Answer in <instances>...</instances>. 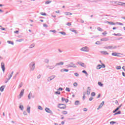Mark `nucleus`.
<instances>
[{"label": "nucleus", "mask_w": 125, "mask_h": 125, "mask_svg": "<svg viewBox=\"0 0 125 125\" xmlns=\"http://www.w3.org/2000/svg\"><path fill=\"white\" fill-rule=\"evenodd\" d=\"M29 66L30 69V72H33V71H34L36 68V63H35L34 62H32L29 64Z\"/></svg>", "instance_id": "1"}, {"label": "nucleus", "mask_w": 125, "mask_h": 125, "mask_svg": "<svg viewBox=\"0 0 125 125\" xmlns=\"http://www.w3.org/2000/svg\"><path fill=\"white\" fill-rule=\"evenodd\" d=\"M119 46H113V45H110V46H106L104 47V48H105V49H116V48H118Z\"/></svg>", "instance_id": "2"}, {"label": "nucleus", "mask_w": 125, "mask_h": 125, "mask_svg": "<svg viewBox=\"0 0 125 125\" xmlns=\"http://www.w3.org/2000/svg\"><path fill=\"white\" fill-rule=\"evenodd\" d=\"M66 66L67 68H77V65L73 62H70V64L67 65Z\"/></svg>", "instance_id": "3"}, {"label": "nucleus", "mask_w": 125, "mask_h": 125, "mask_svg": "<svg viewBox=\"0 0 125 125\" xmlns=\"http://www.w3.org/2000/svg\"><path fill=\"white\" fill-rule=\"evenodd\" d=\"M81 51H84V52H88L89 51V48L87 46L83 47L80 49Z\"/></svg>", "instance_id": "4"}, {"label": "nucleus", "mask_w": 125, "mask_h": 125, "mask_svg": "<svg viewBox=\"0 0 125 125\" xmlns=\"http://www.w3.org/2000/svg\"><path fill=\"white\" fill-rule=\"evenodd\" d=\"M58 108L60 109H66V104H59L58 105Z\"/></svg>", "instance_id": "5"}, {"label": "nucleus", "mask_w": 125, "mask_h": 125, "mask_svg": "<svg viewBox=\"0 0 125 125\" xmlns=\"http://www.w3.org/2000/svg\"><path fill=\"white\" fill-rule=\"evenodd\" d=\"M46 69H48L49 70H53V69L55 68V65H46Z\"/></svg>", "instance_id": "6"}, {"label": "nucleus", "mask_w": 125, "mask_h": 125, "mask_svg": "<svg viewBox=\"0 0 125 125\" xmlns=\"http://www.w3.org/2000/svg\"><path fill=\"white\" fill-rule=\"evenodd\" d=\"M56 77V76L55 75H52L48 77V79H47V82H51L52 80H54V79H55Z\"/></svg>", "instance_id": "7"}, {"label": "nucleus", "mask_w": 125, "mask_h": 125, "mask_svg": "<svg viewBox=\"0 0 125 125\" xmlns=\"http://www.w3.org/2000/svg\"><path fill=\"white\" fill-rule=\"evenodd\" d=\"M45 111L48 114H51V115H53V112H52V111H51V110H50V109H49V108L48 107H46L45 108Z\"/></svg>", "instance_id": "8"}, {"label": "nucleus", "mask_w": 125, "mask_h": 125, "mask_svg": "<svg viewBox=\"0 0 125 125\" xmlns=\"http://www.w3.org/2000/svg\"><path fill=\"white\" fill-rule=\"evenodd\" d=\"M24 91H25V90L24 89H22L21 90V92H20V93L19 95V97H18L19 99H20V98H21V97H22V96H23V95L24 94Z\"/></svg>", "instance_id": "9"}, {"label": "nucleus", "mask_w": 125, "mask_h": 125, "mask_svg": "<svg viewBox=\"0 0 125 125\" xmlns=\"http://www.w3.org/2000/svg\"><path fill=\"white\" fill-rule=\"evenodd\" d=\"M98 67H100L99 68H97L98 70H100L102 68H105L106 67V65L104 64V63H102L101 64H98Z\"/></svg>", "instance_id": "10"}, {"label": "nucleus", "mask_w": 125, "mask_h": 125, "mask_svg": "<svg viewBox=\"0 0 125 125\" xmlns=\"http://www.w3.org/2000/svg\"><path fill=\"white\" fill-rule=\"evenodd\" d=\"M1 68L3 72H4V71H5V66L4 62H2L1 63Z\"/></svg>", "instance_id": "11"}, {"label": "nucleus", "mask_w": 125, "mask_h": 125, "mask_svg": "<svg viewBox=\"0 0 125 125\" xmlns=\"http://www.w3.org/2000/svg\"><path fill=\"white\" fill-rule=\"evenodd\" d=\"M78 64L81 66V67H83V68H85L86 66L84 64V63L83 62H78Z\"/></svg>", "instance_id": "12"}, {"label": "nucleus", "mask_w": 125, "mask_h": 125, "mask_svg": "<svg viewBox=\"0 0 125 125\" xmlns=\"http://www.w3.org/2000/svg\"><path fill=\"white\" fill-rule=\"evenodd\" d=\"M63 65H64V62H60L59 63H56L55 67L56 66H62Z\"/></svg>", "instance_id": "13"}, {"label": "nucleus", "mask_w": 125, "mask_h": 125, "mask_svg": "<svg viewBox=\"0 0 125 125\" xmlns=\"http://www.w3.org/2000/svg\"><path fill=\"white\" fill-rule=\"evenodd\" d=\"M100 52L102 54H104V55H109V53L106 51H101Z\"/></svg>", "instance_id": "14"}, {"label": "nucleus", "mask_w": 125, "mask_h": 125, "mask_svg": "<svg viewBox=\"0 0 125 125\" xmlns=\"http://www.w3.org/2000/svg\"><path fill=\"white\" fill-rule=\"evenodd\" d=\"M118 5H121L122 6H124L125 7V3L122 2H118V3H117Z\"/></svg>", "instance_id": "15"}, {"label": "nucleus", "mask_w": 125, "mask_h": 125, "mask_svg": "<svg viewBox=\"0 0 125 125\" xmlns=\"http://www.w3.org/2000/svg\"><path fill=\"white\" fill-rule=\"evenodd\" d=\"M91 89H90V87H88L87 89V95H89L90 94V91Z\"/></svg>", "instance_id": "16"}, {"label": "nucleus", "mask_w": 125, "mask_h": 125, "mask_svg": "<svg viewBox=\"0 0 125 125\" xmlns=\"http://www.w3.org/2000/svg\"><path fill=\"white\" fill-rule=\"evenodd\" d=\"M104 105V101H103L102 103L100 104V106H98L97 110H99L101 108H102V106Z\"/></svg>", "instance_id": "17"}, {"label": "nucleus", "mask_w": 125, "mask_h": 125, "mask_svg": "<svg viewBox=\"0 0 125 125\" xmlns=\"http://www.w3.org/2000/svg\"><path fill=\"white\" fill-rule=\"evenodd\" d=\"M62 102H64V101H65L66 103H68L69 102V100L66 99L64 98H62Z\"/></svg>", "instance_id": "18"}, {"label": "nucleus", "mask_w": 125, "mask_h": 125, "mask_svg": "<svg viewBox=\"0 0 125 125\" xmlns=\"http://www.w3.org/2000/svg\"><path fill=\"white\" fill-rule=\"evenodd\" d=\"M5 87V86L4 85H2L0 87V91H1V92H3V90H4V88Z\"/></svg>", "instance_id": "19"}, {"label": "nucleus", "mask_w": 125, "mask_h": 125, "mask_svg": "<svg viewBox=\"0 0 125 125\" xmlns=\"http://www.w3.org/2000/svg\"><path fill=\"white\" fill-rule=\"evenodd\" d=\"M106 23H107V24H109V25H116V23H115L113 21H107L106 22Z\"/></svg>", "instance_id": "20"}, {"label": "nucleus", "mask_w": 125, "mask_h": 125, "mask_svg": "<svg viewBox=\"0 0 125 125\" xmlns=\"http://www.w3.org/2000/svg\"><path fill=\"white\" fill-rule=\"evenodd\" d=\"M101 42H107V41H109V39L107 38H104L101 39Z\"/></svg>", "instance_id": "21"}, {"label": "nucleus", "mask_w": 125, "mask_h": 125, "mask_svg": "<svg viewBox=\"0 0 125 125\" xmlns=\"http://www.w3.org/2000/svg\"><path fill=\"white\" fill-rule=\"evenodd\" d=\"M81 103H80L79 101H76L74 103V105L76 106H78V105H80Z\"/></svg>", "instance_id": "22"}, {"label": "nucleus", "mask_w": 125, "mask_h": 125, "mask_svg": "<svg viewBox=\"0 0 125 125\" xmlns=\"http://www.w3.org/2000/svg\"><path fill=\"white\" fill-rule=\"evenodd\" d=\"M70 31H71V32H73V33H75V34H78V31H77V30L73 28L70 29Z\"/></svg>", "instance_id": "23"}, {"label": "nucleus", "mask_w": 125, "mask_h": 125, "mask_svg": "<svg viewBox=\"0 0 125 125\" xmlns=\"http://www.w3.org/2000/svg\"><path fill=\"white\" fill-rule=\"evenodd\" d=\"M32 95H33V94L32 93V92H30L28 96V99L29 100L31 99V97H32Z\"/></svg>", "instance_id": "24"}, {"label": "nucleus", "mask_w": 125, "mask_h": 125, "mask_svg": "<svg viewBox=\"0 0 125 125\" xmlns=\"http://www.w3.org/2000/svg\"><path fill=\"white\" fill-rule=\"evenodd\" d=\"M27 113L28 114H30V113H31V107L27 106Z\"/></svg>", "instance_id": "25"}, {"label": "nucleus", "mask_w": 125, "mask_h": 125, "mask_svg": "<svg viewBox=\"0 0 125 125\" xmlns=\"http://www.w3.org/2000/svg\"><path fill=\"white\" fill-rule=\"evenodd\" d=\"M44 62L46 63V64H48L49 63V59H45Z\"/></svg>", "instance_id": "26"}, {"label": "nucleus", "mask_w": 125, "mask_h": 125, "mask_svg": "<svg viewBox=\"0 0 125 125\" xmlns=\"http://www.w3.org/2000/svg\"><path fill=\"white\" fill-rule=\"evenodd\" d=\"M118 54H120V53H116V52H114V53H112V55L113 56H118L119 57V55H118Z\"/></svg>", "instance_id": "27"}, {"label": "nucleus", "mask_w": 125, "mask_h": 125, "mask_svg": "<svg viewBox=\"0 0 125 125\" xmlns=\"http://www.w3.org/2000/svg\"><path fill=\"white\" fill-rule=\"evenodd\" d=\"M7 42L8 43H9V44H12V45H14V42H11L10 41H8Z\"/></svg>", "instance_id": "28"}, {"label": "nucleus", "mask_w": 125, "mask_h": 125, "mask_svg": "<svg viewBox=\"0 0 125 125\" xmlns=\"http://www.w3.org/2000/svg\"><path fill=\"white\" fill-rule=\"evenodd\" d=\"M59 33L61 34V35H62L63 36H66V33H65V32L60 31L59 32Z\"/></svg>", "instance_id": "29"}, {"label": "nucleus", "mask_w": 125, "mask_h": 125, "mask_svg": "<svg viewBox=\"0 0 125 125\" xmlns=\"http://www.w3.org/2000/svg\"><path fill=\"white\" fill-rule=\"evenodd\" d=\"M64 14H65V15L66 16H69V15H72V13L71 12H65Z\"/></svg>", "instance_id": "30"}, {"label": "nucleus", "mask_w": 125, "mask_h": 125, "mask_svg": "<svg viewBox=\"0 0 125 125\" xmlns=\"http://www.w3.org/2000/svg\"><path fill=\"white\" fill-rule=\"evenodd\" d=\"M122 113L121 111H118L117 112L114 114V116H116V115H120Z\"/></svg>", "instance_id": "31"}, {"label": "nucleus", "mask_w": 125, "mask_h": 125, "mask_svg": "<svg viewBox=\"0 0 125 125\" xmlns=\"http://www.w3.org/2000/svg\"><path fill=\"white\" fill-rule=\"evenodd\" d=\"M21 86H23V83L21 82L20 83L19 85V88H20Z\"/></svg>", "instance_id": "32"}, {"label": "nucleus", "mask_w": 125, "mask_h": 125, "mask_svg": "<svg viewBox=\"0 0 125 125\" xmlns=\"http://www.w3.org/2000/svg\"><path fill=\"white\" fill-rule=\"evenodd\" d=\"M19 108L21 111H23V109H24V106L22 105H20Z\"/></svg>", "instance_id": "33"}, {"label": "nucleus", "mask_w": 125, "mask_h": 125, "mask_svg": "<svg viewBox=\"0 0 125 125\" xmlns=\"http://www.w3.org/2000/svg\"><path fill=\"white\" fill-rule=\"evenodd\" d=\"M65 90L66 91H67V92H70V91H71V89H70V88L69 87H66Z\"/></svg>", "instance_id": "34"}, {"label": "nucleus", "mask_w": 125, "mask_h": 125, "mask_svg": "<svg viewBox=\"0 0 125 125\" xmlns=\"http://www.w3.org/2000/svg\"><path fill=\"white\" fill-rule=\"evenodd\" d=\"M98 84L100 86H103V83H102L101 82H98Z\"/></svg>", "instance_id": "35"}, {"label": "nucleus", "mask_w": 125, "mask_h": 125, "mask_svg": "<svg viewBox=\"0 0 125 125\" xmlns=\"http://www.w3.org/2000/svg\"><path fill=\"white\" fill-rule=\"evenodd\" d=\"M118 110H120V107H117L113 111V113H116V112H117Z\"/></svg>", "instance_id": "36"}, {"label": "nucleus", "mask_w": 125, "mask_h": 125, "mask_svg": "<svg viewBox=\"0 0 125 125\" xmlns=\"http://www.w3.org/2000/svg\"><path fill=\"white\" fill-rule=\"evenodd\" d=\"M83 100H84V99H85V92L83 93Z\"/></svg>", "instance_id": "37"}, {"label": "nucleus", "mask_w": 125, "mask_h": 125, "mask_svg": "<svg viewBox=\"0 0 125 125\" xmlns=\"http://www.w3.org/2000/svg\"><path fill=\"white\" fill-rule=\"evenodd\" d=\"M35 44H32L30 45L29 48H33V47H35Z\"/></svg>", "instance_id": "38"}, {"label": "nucleus", "mask_w": 125, "mask_h": 125, "mask_svg": "<svg viewBox=\"0 0 125 125\" xmlns=\"http://www.w3.org/2000/svg\"><path fill=\"white\" fill-rule=\"evenodd\" d=\"M68 114V112L67 111H62L63 115H67Z\"/></svg>", "instance_id": "39"}, {"label": "nucleus", "mask_w": 125, "mask_h": 125, "mask_svg": "<svg viewBox=\"0 0 125 125\" xmlns=\"http://www.w3.org/2000/svg\"><path fill=\"white\" fill-rule=\"evenodd\" d=\"M38 109H39V110H41V111L42 110H43V108H42V106H40V105L38 106Z\"/></svg>", "instance_id": "40"}, {"label": "nucleus", "mask_w": 125, "mask_h": 125, "mask_svg": "<svg viewBox=\"0 0 125 125\" xmlns=\"http://www.w3.org/2000/svg\"><path fill=\"white\" fill-rule=\"evenodd\" d=\"M82 73H83L84 74H85V75H87V76H88V74L87 73V72L85 70H83L82 71Z\"/></svg>", "instance_id": "41"}, {"label": "nucleus", "mask_w": 125, "mask_h": 125, "mask_svg": "<svg viewBox=\"0 0 125 125\" xmlns=\"http://www.w3.org/2000/svg\"><path fill=\"white\" fill-rule=\"evenodd\" d=\"M50 32H51V33H53L54 34H55V33H56V30H50Z\"/></svg>", "instance_id": "42"}, {"label": "nucleus", "mask_w": 125, "mask_h": 125, "mask_svg": "<svg viewBox=\"0 0 125 125\" xmlns=\"http://www.w3.org/2000/svg\"><path fill=\"white\" fill-rule=\"evenodd\" d=\"M51 0H50V1H46L45 2V4H49V3H50L51 2Z\"/></svg>", "instance_id": "43"}, {"label": "nucleus", "mask_w": 125, "mask_h": 125, "mask_svg": "<svg viewBox=\"0 0 125 125\" xmlns=\"http://www.w3.org/2000/svg\"><path fill=\"white\" fill-rule=\"evenodd\" d=\"M116 68L117 70H121L122 67H121V66H117L116 67Z\"/></svg>", "instance_id": "44"}, {"label": "nucleus", "mask_w": 125, "mask_h": 125, "mask_svg": "<svg viewBox=\"0 0 125 125\" xmlns=\"http://www.w3.org/2000/svg\"><path fill=\"white\" fill-rule=\"evenodd\" d=\"M24 41V39H20L18 40H16V42H23Z\"/></svg>", "instance_id": "45"}, {"label": "nucleus", "mask_w": 125, "mask_h": 125, "mask_svg": "<svg viewBox=\"0 0 125 125\" xmlns=\"http://www.w3.org/2000/svg\"><path fill=\"white\" fill-rule=\"evenodd\" d=\"M40 14L43 16H46V14L45 13H40Z\"/></svg>", "instance_id": "46"}, {"label": "nucleus", "mask_w": 125, "mask_h": 125, "mask_svg": "<svg viewBox=\"0 0 125 125\" xmlns=\"http://www.w3.org/2000/svg\"><path fill=\"white\" fill-rule=\"evenodd\" d=\"M96 44H102L101 42H100V41H97L95 43Z\"/></svg>", "instance_id": "47"}, {"label": "nucleus", "mask_w": 125, "mask_h": 125, "mask_svg": "<svg viewBox=\"0 0 125 125\" xmlns=\"http://www.w3.org/2000/svg\"><path fill=\"white\" fill-rule=\"evenodd\" d=\"M12 77V75L10 74V75L8 76V78H9L8 79V81H9V80H10V79H11Z\"/></svg>", "instance_id": "48"}, {"label": "nucleus", "mask_w": 125, "mask_h": 125, "mask_svg": "<svg viewBox=\"0 0 125 125\" xmlns=\"http://www.w3.org/2000/svg\"><path fill=\"white\" fill-rule=\"evenodd\" d=\"M73 85H74V86H75V87H77V86H78V83H73Z\"/></svg>", "instance_id": "49"}, {"label": "nucleus", "mask_w": 125, "mask_h": 125, "mask_svg": "<svg viewBox=\"0 0 125 125\" xmlns=\"http://www.w3.org/2000/svg\"><path fill=\"white\" fill-rule=\"evenodd\" d=\"M55 94H59V95H60L61 92H59V91H56V92H55Z\"/></svg>", "instance_id": "50"}, {"label": "nucleus", "mask_w": 125, "mask_h": 125, "mask_svg": "<svg viewBox=\"0 0 125 125\" xmlns=\"http://www.w3.org/2000/svg\"><path fill=\"white\" fill-rule=\"evenodd\" d=\"M114 36H122V35H121V34L120 33H118V34H116V33H114L113 34Z\"/></svg>", "instance_id": "51"}, {"label": "nucleus", "mask_w": 125, "mask_h": 125, "mask_svg": "<svg viewBox=\"0 0 125 125\" xmlns=\"http://www.w3.org/2000/svg\"><path fill=\"white\" fill-rule=\"evenodd\" d=\"M110 125H114V124H116V122L111 121L110 122Z\"/></svg>", "instance_id": "52"}, {"label": "nucleus", "mask_w": 125, "mask_h": 125, "mask_svg": "<svg viewBox=\"0 0 125 125\" xmlns=\"http://www.w3.org/2000/svg\"><path fill=\"white\" fill-rule=\"evenodd\" d=\"M43 26L44 27V28H47V24H45V23H44L43 24Z\"/></svg>", "instance_id": "53"}, {"label": "nucleus", "mask_w": 125, "mask_h": 125, "mask_svg": "<svg viewBox=\"0 0 125 125\" xmlns=\"http://www.w3.org/2000/svg\"><path fill=\"white\" fill-rule=\"evenodd\" d=\"M74 75L75 76V77H79V73H74Z\"/></svg>", "instance_id": "54"}, {"label": "nucleus", "mask_w": 125, "mask_h": 125, "mask_svg": "<svg viewBox=\"0 0 125 125\" xmlns=\"http://www.w3.org/2000/svg\"><path fill=\"white\" fill-rule=\"evenodd\" d=\"M95 92H92L91 94V96H94L95 95Z\"/></svg>", "instance_id": "55"}, {"label": "nucleus", "mask_w": 125, "mask_h": 125, "mask_svg": "<svg viewBox=\"0 0 125 125\" xmlns=\"http://www.w3.org/2000/svg\"><path fill=\"white\" fill-rule=\"evenodd\" d=\"M41 78H42V75H39L37 76V79H41Z\"/></svg>", "instance_id": "56"}, {"label": "nucleus", "mask_w": 125, "mask_h": 125, "mask_svg": "<svg viewBox=\"0 0 125 125\" xmlns=\"http://www.w3.org/2000/svg\"><path fill=\"white\" fill-rule=\"evenodd\" d=\"M58 90H60V91H62V90H63V88H62V87H60V88H59V89H58Z\"/></svg>", "instance_id": "57"}, {"label": "nucleus", "mask_w": 125, "mask_h": 125, "mask_svg": "<svg viewBox=\"0 0 125 125\" xmlns=\"http://www.w3.org/2000/svg\"><path fill=\"white\" fill-rule=\"evenodd\" d=\"M97 30L99 31H103V30H102V29L100 27H98Z\"/></svg>", "instance_id": "58"}, {"label": "nucleus", "mask_w": 125, "mask_h": 125, "mask_svg": "<svg viewBox=\"0 0 125 125\" xmlns=\"http://www.w3.org/2000/svg\"><path fill=\"white\" fill-rule=\"evenodd\" d=\"M23 115H24V116H27V112L26 111H23Z\"/></svg>", "instance_id": "59"}, {"label": "nucleus", "mask_w": 125, "mask_h": 125, "mask_svg": "<svg viewBox=\"0 0 125 125\" xmlns=\"http://www.w3.org/2000/svg\"><path fill=\"white\" fill-rule=\"evenodd\" d=\"M117 24H118V25H122V26L124 25V24L121 22H117Z\"/></svg>", "instance_id": "60"}, {"label": "nucleus", "mask_w": 125, "mask_h": 125, "mask_svg": "<svg viewBox=\"0 0 125 125\" xmlns=\"http://www.w3.org/2000/svg\"><path fill=\"white\" fill-rule=\"evenodd\" d=\"M63 72H69L68 69H63Z\"/></svg>", "instance_id": "61"}, {"label": "nucleus", "mask_w": 125, "mask_h": 125, "mask_svg": "<svg viewBox=\"0 0 125 125\" xmlns=\"http://www.w3.org/2000/svg\"><path fill=\"white\" fill-rule=\"evenodd\" d=\"M93 100V98L92 97H90L89 99V101H92Z\"/></svg>", "instance_id": "62"}, {"label": "nucleus", "mask_w": 125, "mask_h": 125, "mask_svg": "<svg viewBox=\"0 0 125 125\" xmlns=\"http://www.w3.org/2000/svg\"><path fill=\"white\" fill-rule=\"evenodd\" d=\"M67 26H71V25H72V24H71V23H70V22H68L67 23Z\"/></svg>", "instance_id": "63"}, {"label": "nucleus", "mask_w": 125, "mask_h": 125, "mask_svg": "<svg viewBox=\"0 0 125 125\" xmlns=\"http://www.w3.org/2000/svg\"><path fill=\"white\" fill-rule=\"evenodd\" d=\"M122 75H123V77H125V72H122Z\"/></svg>", "instance_id": "64"}]
</instances>
